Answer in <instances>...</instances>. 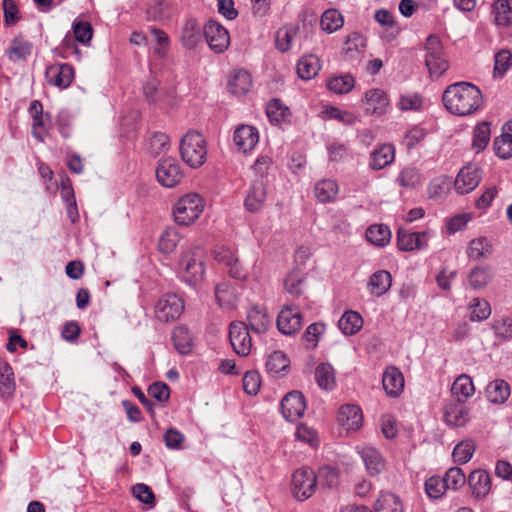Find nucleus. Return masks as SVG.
<instances>
[{
	"label": "nucleus",
	"instance_id": "nucleus-61",
	"mask_svg": "<svg viewBox=\"0 0 512 512\" xmlns=\"http://www.w3.org/2000/svg\"><path fill=\"white\" fill-rule=\"evenodd\" d=\"M423 105L422 97L417 93L405 94L399 97L397 107L401 111H418Z\"/></svg>",
	"mask_w": 512,
	"mask_h": 512
},
{
	"label": "nucleus",
	"instance_id": "nucleus-43",
	"mask_svg": "<svg viewBox=\"0 0 512 512\" xmlns=\"http://www.w3.org/2000/svg\"><path fill=\"white\" fill-rule=\"evenodd\" d=\"M374 512H403V506L396 495L382 493L374 504Z\"/></svg>",
	"mask_w": 512,
	"mask_h": 512
},
{
	"label": "nucleus",
	"instance_id": "nucleus-17",
	"mask_svg": "<svg viewBox=\"0 0 512 512\" xmlns=\"http://www.w3.org/2000/svg\"><path fill=\"white\" fill-rule=\"evenodd\" d=\"M233 141L239 151L247 153L252 151L259 142V132L251 125H239L233 135Z\"/></svg>",
	"mask_w": 512,
	"mask_h": 512
},
{
	"label": "nucleus",
	"instance_id": "nucleus-62",
	"mask_svg": "<svg viewBox=\"0 0 512 512\" xmlns=\"http://www.w3.org/2000/svg\"><path fill=\"white\" fill-rule=\"evenodd\" d=\"M425 491L430 498H441L446 491L443 478L439 476H432L428 478L425 482Z\"/></svg>",
	"mask_w": 512,
	"mask_h": 512
},
{
	"label": "nucleus",
	"instance_id": "nucleus-54",
	"mask_svg": "<svg viewBox=\"0 0 512 512\" xmlns=\"http://www.w3.org/2000/svg\"><path fill=\"white\" fill-rule=\"evenodd\" d=\"M180 241V235L174 228L166 229L158 242L160 252L164 254L172 253Z\"/></svg>",
	"mask_w": 512,
	"mask_h": 512
},
{
	"label": "nucleus",
	"instance_id": "nucleus-40",
	"mask_svg": "<svg viewBox=\"0 0 512 512\" xmlns=\"http://www.w3.org/2000/svg\"><path fill=\"white\" fill-rule=\"evenodd\" d=\"M32 50V44L22 36H17L11 41V45L7 50V56L12 61L26 59Z\"/></svg>",
	"mask_w": 512,
	"mask_h": 512
},
{
	"label": "nucleus",
	"instance_id": "nucleus-46",
	"mask_svg": "<svg viewBox=\"0 0 512 512\" xmlns=\"http://www.w3.org/2000/svg\"><path fill=\"white\" fill-rule=\"evenodd\" d=\"M491 137V124L487 121L478 123L473 131L472 147L480 152L486 148Z\"/></svg>",
	"mask_w": 512,
	"mask_h": 512
},
{
	"label": "nucleus",
	"instance_id": "nucleus-39",
	"mask_svg": "<svg viewBox=\"0 0 512 512\" xmlns=\"http://www.w3.org/2000/svg\"><path fill=\"white\" fill-rule=\"evenodd\" d=\"M363 325V319L358 312L347 311L345 312L338 322L339 329L345 335H353L357 333Z\"/></svg>",
	"mask_w": 512,
	"mask_h": 512
},
{
	"label": "nucleus",
	"instance_id": "nucleus-52",
	"mask_svg": "<svg viewBox=\"0 0 512 512\" xmlns=\"http://www.w3.org/2000/svg\"><path fill=\"white\" fill-rule=\"evenodd\" d=\"M475 443L471 439H466L458 443L452 452L454 462L458 464L467 463L475 452Z\"/></svg>",
	"mask_w": 512,
	"mask_h": 512
},
{
	"label": "nucleus",
	"instance_id": "nucleus-63",
	"mask_svg": "<svg viewBox=\"0 0 512 512\" xmlns=\"http://www.w3.org/2000/svg\"><path fill=\"white\" fill-rule=\"evenodd\" d=\"M132 494L140 502L153 507L155 505V495L152 489L143 483H138L132 487Z\"/></svg>",
	"mask_w": 512,
	"mask_h": 512
},
{
	"label": "nucleus",
	"instance_id": "nucleus-31",
	"mask_svg": "<svg viewBox=\"0 0 512 512\" xmlns=\"http://www.w3.org/2000/svg\"><path fill=\"white\" fill-rule=\"evenodd\" d=\"M359 453L371 475L379 474L385 468L383 457L374 447L363 446Z\"/></svg>",
	"mask_w": 512,
	"mask_h": 512
},
{
	"label": "nucleus",
	"instance_id": "nucleus-21",
	"mask_svg": "<svg viewBox=\"0 0 512 512\" xmlns=\"http://www.w3.org/2000/svg\"><path fill=\"white\" fill-rule=\"evenodd\" d=\"M444 418L448 425L462 427L469 420V410L463 401L453 400L445 406Z\"/></svg>",
	"mask_w": 512,
	"mask_h": 512
},
{
	"label": "nucleus",
	"instance_id": "nucleus-59",
	"mask_svg": "<svg viewBox=\"0 0 512 512\" xmlns=\"http://www.w3.org/2000/svg\"><path fill=\"white\" fill-rule=\"evenodd\" d=\"M492 329L495 336L503 341L512 339V318L503 317L494 321Z\"/></svg>",
	"mask_w": 512,
	"mask_h": 512
},
{
	"label": "nucleus",
	"instance_id": "nucleus-38",
	"mask_svg": "<svg viewBox=\"0 0 512 512\" xmlns=\"http://www.w3.org/2000/svg\"><path fill=\"white\" fill-rule=\"evenodd\" d=\"M469 319L473 322H482L491 315L490 303L482 298H473L469 305Z\"/></svg>",
	"mask_w": 512,
	"mask_h": 512
},
{
	"label": "nucleus",
	"instance_id": "nucleus-41",
	"mask_svg": "<svg viewBox=\"0 0 512 512\" xmlns=\"http://www.w3.org/2000/svg\"><path fill=\"white\" fill-rule=\"evenodd\" d=\"M492 15L498 26H510L512 24V6L507 1L495 0L492 4Z\"/></svg>",
	"mask_w": 512,
	"mask_h": 512
},
{
	"label": "nucleus",
	"instance_id": "nucleus-49",
	"mask_svg": "<svg viewBox=\"0 0 512 512\" xmlns=\"http://www.w3.org/2000/svg\"><path fill=\"white\" fill-rule=\"evenodd\" d=\"M355 85V79L350 74L333 76L327 81V87L336 94H346L350 92Z\"/></svg>",
	"mask_w": 512,
	"mask_h": 512
},
{
	"label": "nucleus",
	"instance_id": "nucleus-2",
	"mask_svg": "<svg viewBox=\"0 0 512 512\" xmlns=\"http://www.w3.org/2000/svg\"><path fill=\"white\" fill-rule=\"evenodd\" d=\"M206 253L203 248L196 246L181 255L179 274L189 285L201 283L205 276Z\"/></svg>",
	"mask_w": 512,
	"mask_h": 512
},
{
	"label": "nucleus",
	"instance_id": "nucleus-35",
	"mask_svg": "<svg viewBox=\"0 0 512 512\" xmlns=\"http://www.w3.org/2000/svg\"><path fill=\"white\" fill-rule=\"evenodd\" d=\"M343 15L337 9H327L320 17V27L326 33H333L343 27Z\"/></svg>",
	"mask_w": 512,
	"mask_h": 512
},
{
	"label": "nucleus",
	"instance_id": "nucleus-51",
	"mask_svg": "<svg viewBox=\"0 0 512 512\" xmlns=\"http://www.w3.org/2000/svg\"><path fill=\"white\" fill-rule=\"evenodd\" d=\"M422 175L417 168L406 167L402 169L397 177V183L406 189H414L422 183Z\"/></svg>",
	"mask_w": 512,
	"mask_h": 512
},
{
	"label": "nucleus",
	"instance_id": "nucleus-48",
	"mask_svg": "<svg viewBox=\"0 0 512 512\" xmlns=\"http://www.w3.org/2000/svg\"><path fill=\"white\" fill-rule=\"evenodd\" d=\"M365 47L364 37L359 33H352L344 43L343 53L348 59H354L364 51Z\"/></svg>",
	"mask_w": 512,
	"mask_h": 512
},
{
	"label": "nucleus",
	"instance_id": "nucleus-8",
	"mask_svg": "<svg viewBox=\"0 0 512 512\" xmlns=\"http://www.w3.org/2000/svg\"><path fill=\"white\" fill-rule=\"evenodd\" d=\"M203 35L210 49L215 53H223L230 45L228 31L218 22L209 20L203 27Z\"/></svg>",
	"mask_w": 512,
	"mask_h": 512
},
{
	"label": "nucleus",
	"instance_id": "nucleus-3",
	"mask_svg": "<svg viewBox=\"0 0 512 512\" xmlns=\"http://www.w3.org/2000/svg\"><path fill=\"white\" fill-rule=\"evenodd\" d=\"M179 151L183 162L197 169L206 162L207 142L201 133L190 130L182 137Z\"/></svg>",
	"mask_w": 512,
	"mask_h": 512
},
{
	"label": "nucleus",
	"instance_id": "nucleus-60",
	"mask_svg": "<svg viewBox=\"0 0 512 512\" xmlns=\"http://www.w3.org/2000/svg\"><path fill=\"white\" fill-rule=\"evenodd\" d=\"M324 114L328 119H335L346 125H353L357 122V116L349 111H342L337 107L330 106L324 110Z\"/></svg>",
	"mask_w": 512,
	"mask_h": 512
},
{
	"label": "nucleus",
	"instance_id": "nucleus-5",
	"mask_svg": "<svg viewBox=\"0 0 512 512\" xmlns=\"http://www.w3.org/2000/svg\"><path fill=\"white\" fill-rule=\"evenodd\" d=\"M316 485L317 478L311 468L297 469L292 475L291 492L299 501L310 498L315 492Z\"/></svg>",
	"mask_w": 512,
	"mask_h": 512
},
{
	"label": "nucleus",
	"instance_id": "nucleus-22",
	"mask_svg": "<svg viewBox=\"0 0 512 512\" xmlns=\"http://www.w3.org/2000/svg\"><path fill=\"white\" fill-rule=\"evenodd\" d=\"M467 482L472 495L477 499L486 497L491 490V478L485 470L472 471L467 478Z\"/></svg>",
	"mask_w": 512,
	"mask_h": 512
},
{
	"label": "nucleus",
	"instance_id": "nucleus-64",
	"mask_svg": "<svg viewBox=\"0 0 512 512\" xmlns=\"http://www.w3.org/2000/svg\"><path fill=\"white\" fill-rule=\"evenodd\" d=\"M427 136V131L419 126L411 127L404 136V143L408 149H413L416 145L421 143Z\"/></svg>",
	"mask_w": 512,
	"mask_h": 512
},
{
	"label": "nucleus",
	"instance_id": "nucleus-33",
	"mask_svg": "<svg viewBox=\"0 0 512 512\" xmlns=\"http://www.w3.org/2000/svg\"><path fill=\"white\" fill-rule=\"evenodd\" d=\"M486 395L490 402L503 404L510 396V386L506 381L496 379L488 384Z\"/></svg>",
	"mask_w": 512,
	"mask_h": 512
},
{
	"label": "nucleus",
	"instance_id": "nucleus-32",
	"mask_svg": "<svg viewBox=\"0 0 512 512\" xmlns=\"http://www.w3.org/2000/svg\"><path fill=\"white\" fill-rule=\"evenodd\" d=\"M475 391L472 378L462 374L456 378L451 387L452 396L456 401L465 402Z\"/></svg>",
	"mask_w": 512,
	"mask_h": 512
},
{
	"label": "nucleus",
	"instance_id": "nucleus-25",
	"mask_svg": "<svg viewBox=\"0 0 512 512\" xmlns=\"http://www.w3.org/2000/svg\"><path fill=\"white\" fill-rule=\"evenodd\" d=\"M252 77L244 69L234 70L229 77L228 88L232 94L245 95L252 87Z\"/></svg>",
	"mask_w": 512,
	"mask_h": 512
},
{
	"label": "nucleus",
	"instance_id": "nucleus-53",
	"mask_svg": "<svg viewBox=\"0 0 512 512\" xmlns=\"http://www.w3.org/2000/svg\"><path fill=\"white\" fill-rule=\"evenodd\" d=\"M443 481L445 483L446 490L451 489L456 491L465 485L467 479L461 468L451 467L446 471Z\"/></svg>",
	"mask_w": 512,
	"mask_h": 512
},
{
	"label": "nucleus",
	"instance_id": "nucleus-16",
	"mask_svg": "<svg viewBox=\"0 0 512 512\" xmlns=\"http://www.w3.org/2000/svg\"><path fill=\"white\" fill-rule=\"evenodd\" d=\"M281 410L288 421H296L302 417L306 410V401L303 394L298 391L286 394L281 401Z\"/></svg>",
	"mask_w": 512,
	"mask_h": 512
},
{
	"label": "nucleus",
	"instance_id": "nucleus-10",
	"mask_svg": "<svg viewBox=\"0 0 512 512\" xmlns=\"http://www.w3.org/2000/svg\"><path fill=\"white\" fill-rule=\"evenodd\" d=\"M276 324L282 334L292 335L303 325L302 313L294 305H284L278 314Z\"/></svg>",
	"mask_w": 512,
	"mask_h": 512
},
{
	"label": "nucleus",
	"instance_id": "nucleus-18",
	"mask_svg": "<svg viewBox=\"0 0 512 512\" xmlns=\"http://www.w3.org/2000/svg\"><path fill=\"white\" fill-rule=\"evenodd\" d=\"M382 386L389 397L400 396L405 386L402 372L395 366L386 367L382 376Z\"/></svg>",
	"mask_w": 512,
	"mask_h": 512
},
{
	"label": "nucleus",
	"instance_id": "nucleus-42",
	"mask_svg": "<svg viewBox=\"0 0 512 512\" xmlns=\"http://www.w3.org/2000/svg\"><path fill=\"white\" fill-rule=\"evenodd\" d=\"M367 240L375 246L383 247L391 239V231L383 224L371 225L366 231Z\"/></svg>",
	"mask_w": 512,
	"mask_h": 512
},
{
	"label": "nucleus",
	"instance_id": "nucleus-58",
	"mask_svg": "<svg viewBox=\"0 0 512 512\" xmlns=\"http://www.w3.org/2000/svg\"><path fill=\"white\" fill-rule=\"evenodd\" d=\"M493 147L500 158H510L512 156V135L504 132L499 137H496Z\"/></svg>",
	"mask_w": 512,
	"mask_h": 512
},
{
	"label": "nucleus",
	"instance_id": "nucleus-28",
	"mask_svg": "<svg viewBox=\"0 0 512 512\" xmlns=\"http://www.w3.org/2000/svg\"><path fill=\"white\" fill-rule=\"evenodd\" d=\"M247 322L250 329L257 334L268 330L271 320L265 308L254 306L247 314Z\"/></svg>",
	"mask_w": 512,
	"mask_h": 512
},
{
	"label": "nucleus",
	"instance_id": "nucleus-26",
	"mask_svg": "<svg viewBox=\"0 0 512 512\" xmlns=\"http://www.w3.org/2000/svg\"><path fill=\"white\" fill-rule=\"evenodd\" d=\"M395 159V148L392 144H382L370 154V167L381 170L389 166Z\"/></svg>",
	"mask_w": 512,
	"mask_h": 512
},
{
	"label": "nucleus",
	"instance_id": "nucleus-12",
	"mask_svg": "<svg viewBox=\"0 0 512 512\" xmlns=\"http://www.w3.org/2000/svg\"><path fill=\"white\" fill-rule=\"evenodd\" d=\"M229 339L233 350L240 356H247L252 347L248 326L244 322H232L229 329Z\"/></svg>",
	"mask_w": 512,
	"mask_h": 512
},
{
	"label": "nucleus",
	"instance_id": "nucleus-57",
	"mask_svg": "<svg viewBox=\"0 0 512 512\" xmlns=\"http://www.w3.org/2000/svg\"><path fill=\"white\" fill-rule=\"evenodd\" d=\"M76 41L71 35H66L60 46L55 49L56 55L63 59H68L71 56H76L77 59H80L81 51L76 45Z\"/></svg>",
	"mask_w": 512,
	"mask_h": 512
},
{
	"label": "nucleus",
	"instance_id": "nucleus-1",
	"mask_svg": "<svg viewBox=\"0 0 512 512\" xmlns=\"http://www.w3.org/2000/svg\"><path fill=\"white\" fill-rule=\"evenodd\" d=\"M445 108L456 116H470L484 106V96L481 90L470 82H456L447 86L443 93Z\"/></svg>",
	"mask_w": 512,
	"mask_h": 512
},
{
	"label": "nucleus",
	"instance_id": "nucleus-45",
	"mask_svg": "<svg viewBox=\"0 0 512 512\" xmlns=\"http://www.w3.org/2000/svg\"><path fill=\"white\" fill-rule=\"evenodd\" d=\"M172 340L175 349L180 354H188L189 352H191L193 347L192 337L190 335L189 330L186 327H176L173 331Z\"/></svg>",
	"mask_w": 512,
	"mask_h": 512
},
{
	"label": "nucleus",
	"instance_id": "nucleus-47",
	"mask_svg": "<svg viewBox=\"0 0 512 512\" xmlns=\"http://www.w3.org/2000/svg\"><path fill=\"white\" fill-rule=\"evenodd\" d=\"M492 253V244L486 237L473 239L469 243L468 257L473 260L485 258Z\"/></svg>",
	"mask_w": 512,
	"mask_h": 512
},
{
	"label": "nucleus",
	"instance_id": "nucleus-11",
	"mask_svg": "<svg viewBox=\"0 0 512 512\" xmlns=\"http://www.w3.org/2000/svg\"><path fill=\"white\" fill-rule=\"evenodd\" d=\"M430 230L422 232H411L404 228L397 231V246L401 251H414L424 249L428 246Z\"/></svg>",
	"mask_w": 512,
	"mask_h": 512
},
{
	"label": "nucleus",
	"instance_id": "nucleus-24",
	"mask_svg": "<svg viewBox=\"0 0 512 512\" xmlns=\"http://www.w3.org/2000/svg\"><path fill=\"white\" fill-rule=\"evenodd\" d=\"M203 36V29L196 20H187L180 33L181 44L187 49L195 48L201 41Z\"/></svg>",
	"mask_w": 512,
	"mask_h": 512
},
{
	"label": "nucleus",
	"instance_id": "nucleus-15",
	"mask_svg": "<svg viewBox=\"0 0 512 512\" xmlns=\"http://www.w3.org/2000/svg\"><path fill=\"white\" fill-rule=\"evenodd\" d=\"M214 259L225 265L228 269V274L235 279L245 280L247 276L246 270L240 265L239 259L236 254L227 247H218L213 251Z\"/></svg>",
	"mask_w": 512,
	"mask_h": 512
},
{
	"label": "nucleus",
	"instance_id": "nucleus-50",
	"mask_svg": "<svg viewBox=\"0 0 512 512\" xmlns=\"http://www.w3.org/2000/svg\"><path fill=\"white\" fill-rule=\"evenodd\" d=\"M266 114L271 123L279 124L290 116V111L279 99H272L267 104Z\"/></svg>",
	"mask_w": 512,
	"mask_h": 512
},
{
	"label": "nucleus",
	"instance_id": "nucleus-29",
	"mask_svg": "<svg viewBox=\"0 0 512 512\" xmlns=\"http://www.w3.org/2000/svg\"><path fill=\"white\" fill-rule=\"evenodd\" d=\"M314 193L321 203L334 202L339 193L338 183L333 179H322L315 184Z\"/></svg>",
	"mask_w": 512,
	"mask_h": 512
},
{
	"label": "nucleus",
	"instance_id": "nucleus-56",
	"mask_svg": "<svg viewBox=\"0 0 512 512\" xmlns=\"http://www.w3.org/2000/svg\"><path fill=\"white\" fill-rule=\"evenodd\" d=\"M304 278L298 270L290 272L284 281L285 290L294 297H300L303 293Z\"/></svg>",
	"mask_w": 512,
	"mask_h": 512
},
{
	"label": "nucleus",
	"instance_id": "nucleus-30",
	"mask_svg": "<svg viewBox=\"0 0 512 512\" xmlns=\"http://www.w3.org/2000/svg\"><path fill=\"white\" fill-rule=\"evenodd\" d=\"M493 278V271L490 266H475L468 276L467 281L471 289L480 290L485 288Z\"/></svg>",
	"mask_w": 512,
	"mask_h": 512
},
{
	"label": "nucleus",
	"instance_id": "nucleus-7",
	"mask_svg": "<svg viewBox=\"0 0 512 512\" xmlns=\"http://www.w3.org/2000/svg\"><path fill=\"white\" fill-rule=\"evenodd\" d=\"M184 171L179 162L172 157L161 159L156 168V179L164 187L173 188L181 183Z\"/></svg>",
	"mask_w": 512,
	"mask_h": 512
},
{
	"label": "nucleus",
	"instance_id": "nucleus-27",
	"mask_svg": "<svg viewBox=\"0 0 512 512\" xmlns=\"http://www.w3.org/2000/svg\"><path fill=\"white\" fill-rule=\"evenodd\" d=\"M391 285V274L386 270H378L370 276L367 288L371 295L380 297L389 291Z\"/></svg>",
	"mask_w": 512,
	"mask_h": 512
},
{
	"label": "nucleus",
	"instance_id": "nucleus-19",
	"mask_svg": "<svg viewBox=\"0 0 512 512\" xmlns=\"http://www.w3.org/2000/svg\"><path fill=\"white\" fill-rule=\"evenodd\" d=\"M363 102L368 113L380 116L386 113L389 99L387 94L378 88L365 92Z\"/></svg>",
	"mask_w": 512,
	"mask_h": 512
},
{
	"label": "nucleus",
	"instance_id": "nucleus-13",
	"mask_svg": "<svg viewBox=\"0 0 512 512\" xmlns=\"http://www.w3.org/2000/svg\"><path fill=\"white\" fill-rule=\"evenodd\" d=\"M482 178L481 170L475 164H468L460 169L454 182L458 194L464 195L473 191Z\"/></svg>",
	"mask_w": 512,
	"mask_h": 512
},
{
	"label": "nucleus",
	"instance_id": "nucleus-44",
	"mask_svg": "<svg viewBox=\"0 0 512 512\" xmlns=\"http://www.w3.org/2000/svg\"><path fill=\"white\" fill-rule=\"evenodd\" d=\"M15 391L14 372L11 365L7 362H0V393L2 396L9 397Z\"/></svg>",
	"mask_w": 512,
	"mask_h": 512
},
{
	"label": "nucleus",
	"instance_id": "nucleus-9",
	"mask_svg": "<svg viewBox=\"0 0 512 512\" xmlns=\"http://www.w3.org/2000/svg\"><path fill=\"white\" fill-rule=\"evenodd\" d=\"M184 311V302L176 294H165L156 306V317L162 322H170L178 319Z\"/></svg>",
	"mask_w": 512,
	"mask_h": 512
},
{
	"label": "nucleus",
	"instance_id": "nucleus-37",
	"mask_svg": "<svg viewBox=\"0 0 512 512\" xmlns=\"http://www.w3.org/2000/svg\"><path fill=\"white\" fill-rule=\"evenodd\" d=\"M315 380L323 390H331L335 387V371L329 363H321L315 369Z\"/></svg>",
	"mask_w": 512,
	"mask_h": 512
},
{
	"label": "nucleus",
	"instance_id": "nucleus-34",
	"mask_svg": "<svg viewBox=\"0 0 512 512\" xmlns=\"http://www.w3.org/2000/svg\"><path fill=\"white\" fill-rule=\"evenodd\" d=\"M297 74L303 80H310L317 76L320 70V62L318 57L307 55L299 59L297 63Z\"/></svg>",
	"mask_w": 512,
	"mask_h": 512
},
{
	"label": "nucleus",
	"instance_id": "nucleus-55",
	"mask_svg": "<svg viewBox=\"0 0 512 512\" xmlns=\"http://www.w3.org/2000/svg\"><path fill=\"white\" fill-rule=\"evenodd\" d=\"M289 367V360L286 355L281 351H274L269 355L266 361V369L268 373L277 375L285 371Z\"/></svg>",
	"mask_w": 512,
	"mask_h": 512
},
{
	"label": "nucleus",
	"instance_id": "nucleus-20",
	"mask_svg": "<svg viewBox=\"0 0 512 512\" xmlns=\"http://www.w3.org/2000/svg\"><path fill=\"white\" fill-rule=\"evenodd\" d=\"M339 424L347 431L358 430L362 426L363 415L361 409L352 404L340 407L337 418Z\"/></svg>",
	"mask_w": 512,
	"mask_h": 512
},
{
	"label": "nucleus",
	"instance_id": "nucleus-36",
	"mask_svg": "<svg viewBox=\"0 0 512 512\" xmlns=\"http://www.w3.org/2000/svg\"><path fill=\"white\" fill-rule=\"evenodd\" d=\"M299 28L296 25H285L276 33L275 43L278 50L287 52L291 49L292 43L298 35Z\"/></svg>",
	"mask_w": 512,
	"mask_h": 512
},
{
	"label": "nucleus",
	"instance_id": "nucleus-23",
	"mask_svg": "<svg viewBox=\"0 0 512 512\" xmlns=\"http://www.w3.org/2000/svg\"><path fill=\"white\" fill-rule=\"evenodd\" d=\"M267 192L262 180H255L249 188L244 205L250 212L261 210L265 204Z\"/></svg>",
	"mask_w": 512,
	"mask_h": 512
},
{
	"label": "nucleus",
	"instance_id": "nucleus-14",
	"mask_svg": "<svg viewBox=\"0 0 512 512\" xmlns=\"http://www.w3.org/2000/svg\"><path fill=\"white\" fill-rule=\"evenodd\" d=\"M74 76V68L66 63L51 64L45 71L47 82L60 89L69 87L74 80Z\"/></svg>",
	"mask_w": 512,
	"mask_h": 512
},
{
	"label": "nucleus",
	"instance_id": "nucleus-6",
	"mask_svg": "<svg viewBox=\"0 0 512 512\" xmlns=\"http://www.w3.org/2000/svg\"><path fill=\"white\" fill-rule=\"evenodd\" d=\"M425 64L431 75L440 76L448 68V63L443 57V48L437 36L430 35L427 38Z\"/></svg>",
	"mask_w": 512,
	"mask_h": 512
},
{
	"label": "nucleus",
	"instance_id": "nucleus-4",
	"mask_svg": "<svg viewBox=\"0 0 512 512\" xmlns=\"http://www.w3.org/2000/svg\"><path fill=\"white\" fill-rule=\"evenodd\" d=\"M204 210V200L197 193H189L182 196L173 209L174 219L177 224L188 226L194 223Z\"/></svg>",
	"mask_w": 512,
	"mask_h": 512
}]
</instances>
